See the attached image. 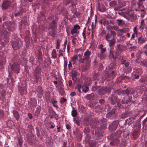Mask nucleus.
<instances>
[{
  "mask_svg": "<svg viewBox=\"0 0 147 147\" xmlns=\"http://www.w3.org/2000/svg\"><path fill=\"white\" fill-rule=\"evenodd\" d=\"M125 67L124 68L125 72L126 74L131 72V70L132 68L130 66H129V65H125Z\"/></svg>",
  "mask_w": 147,
  "mask_h": 147,
  "instance_id": "obj_30",
  "label": "nucleus"
},
{
  "mask_svg": "<svg viewBox=\"0 0 147 147\" xmlns=\"http://www.w3.org/2000/svg\"><path fill=\"white\" fill-rule=\"evenodd\" d=\"M132 76L133 78L136 79H138L139 77V75L135 74L134 73H132Z\"/></svg>",
  "mask_w": 147,
  "mask_h": 147,
  "instance_id": "obj_46",
  "label": "nucleus"
},
{
  "mask_svg": "<svg viewBox=\"0 0 147 147\" xmlns=\"http://www.w3.org/2000/svg\"><path fill=\"white\" fill-rule=\"evenodd\" d=\"M59 94L61 95H62L64 94V91L62 88H59Z\"/></svg>",
  "mask_w": 147,
  "mask_h": 147,
  "instance_id": "obj_58",
  "label": "nucleus"
},
{
  "mask_svg": "<svg viewBox=\"0 0 147 147\" xmlns=\"http://www.w3.org/2000/svg\"><path fill=\"white\" fill-rule=\"evenodd\" d=\"M27 86L25 84L24 86L19 88V90L21 95L26 94L27 93Z\"/></svg>",
  "mask_w": 147,
  "mask_h": 147,
  "instance_id": "obj_13",
  "label": "nucleus"
},
{
  "mask_svg": "<svg viewBox=\"0 0 147 147\" xmlns=\"http://www.w3.org/2000/svg\"><path fill=\"white\" fill-rule=\"evenodd\" d=\"M41 111V108L40 107H37L36 109L34 115L35 117H38L40 114Z\"/></svg>",
  "mask_w": 147,
  "mask_h": 147,
  "instance_id": "obj_32",
  "label": "nucleus"
},
{
  "mask_svg": "<svg viewBox=\"0 0 147 147\" xmlns=\"http://www.w3.org/2000/svg\"><path fill=\"white\" fill-rule=\"evenodd\" d=\"M117 21L118 22V25L119 26H121L123 25V21L122 20L118 19Z\"/></svg>",
  "mask_w": 147,
  "mask_h": 147,
  "instance_id": "obj_61",
  "label": "nucleus"
},
{
  "mask_svg": "<svg viewBox=\"0 0 147 147\" xmlns=\"http://www.w3.org/2000/svg\"><path fill=\"white\" fill-rule=\"evenodd\" d=\"M18 143L20 147H21L23 144V140L21 138H19L18 140Z\"/></svg>",
  "mask_w": 147,
  "mask_h": 147,
  "instance_id": "obj_54",
  "label": "nucleus"
},
{
  "mask_svg": "<svg viewBox=\"0 0 147 147\" xmlns=\"http://www.w3.org/2000/svg\"><path fill=\"white\" fill-rule=\"evenodd\" d=\"M116 35V33L115 31H110L105 35V39L107 41L114 38Z\"/></svg>",
  "mask_w": 147,
  "mask_h": 147,
  "instance_id": "obj_8",
  "label": "nucleus"
},
{
  "mask_svg": "<svg viewBox=\"0 0 147 147\" xmlns=\"http://www.w3.org/2000/svg\"><path fill=\"white\" fill-rule=\"evenodd\" d=\"M25 9L22 8L20 9L17 13L15 14V15L16 17L22 14L23 13Z\"/></svg>",
  "mask_w": 147,
  "mask_h": 147,
  "instance_id": "obj_35",
  "label": "nucleus"
},
{
  "mask_svg": "<svg viewBox=\"0 0 147 147\" xmlns=\"http://www.w3.org/2000/svg\"><path fill=\"white\" fill-rule=\"evenodd\" d=\"M11 67L13 71L17 74L19 73L20 68L19 65H12Z\"/></svg>",
  "mask_w": 147,
  "mask_h": 147,
  "instance_id": "obj_21",
  "label": "nucleus"
},
{
  "mask_svg": "<svg viewBox=\"0 0 147 147\" xmlns=\"http://www.w3.org/2000/svg\"><path fill=\"white\" fill-rule=\"evenodd\" d=\"M52 57L54 59H55L57 57V54L56 50L55 49H53L52 52Z\"/></svg>",
  "mask_w": 147,
  "mask_h": 147,
  "instance_id": "obj_41",
  "label": "nucleus"
},
{
  "mask_svg": "<svg viewBox=\"0 0 147 147\" xmlns=\"http://www.w3.org/2000/svg\"><path fill=\"white\" fill-rule=\"evenodd\" d=\"M96 144V143L95 141L94 140H91V141L88 144L90 147H93L95 146Z\"/></svg>",
  "mask_w": 147,
  "mask_h": 147,
  "instance_id": "obj_39",
  "label": "nucleus"
},
{
  "mask_svg": "<svg viewBox=\"0 0 147 147\" xmlns=\"http://www.w3.org/2000/svg\"><path fill=\"white\" fill-rule=\"evenodd\" d=\"M84 131L85 133L86 134H89V133L90 132V128L88 127H86L84 129Z\"/></svg>",
  "mask_w": 147,
  "mask_h": 147,
  "instance_id": "obj_47",
  "label": "nucleus"
},
{
  "mask_svg": "<svg viewBox=\"0 0 147 147\" xmlns=\"http://www.w3.org/2000/svg\"><path fill=\"white\" fill-rule=\"evenodd\" d=\"M111 88L109 87H103L96 91V93L98 94L104 95L107 93L111 92Z\"/></svg>",
  "mask_w": 147,
  "mask_h": 147,
  "instance_id": "obj_5",
  "label": "nucleus"
},
{
  "mask_svg": "<svg viewBox=\"0 0 147 147\" xmlns=\"http://www.w3.org/2000/svg\"><path fill=\"white\" fill-rule=\"evenodd\" d=\"M74 122L79 125H80V123L81 122V120L80 119H74Z\"/></svg>",
  "mask_w": 147,
  "mask_h": 147,
  "instance_id": "obj_49",
  "label": "nucleus"
},
{
  "mask_svg": "<svg viewBox=\"0 0 147 147\" xmlns=\"http://www.w3.org/2000/svg\"><path fill=\"white\" fill-rule=\"evenodd\" d=\"M49 30V32L48 33V35L55 38L56 34V30L54 29H49V30Z\"/></svg>",
  "mask_w": 147,
  "mask_h": 147,
  "instance_id": "obj_17",
  "label": "nucleus"
},
{
  "mask_svg": "<svg viewBox=\"0 0 147 147\" xmlns=\"http://www.w3.org/2000/svg\"><path fill=\"white\" fill-rule=\"evenodd\" d=\"M145 22L144 20H141L139 28L141 30H143L145 27Z\"/></svg>",
  "mask_w": 147,
  "mask_h": 147,
  "instance_id": "obj_38",
  "label": "nucleus"
},
{
  "mask_svg": "<svg viewBox=\"0 0 147 147\" xmlns=\"http://www.w3.org/2000/svg\"><path fill=\"white\" fill-rule=\"evenodd\" d=\"M102 23H103L105 24L107 23V24H109V22L108 20H106L105 19H103L101 20Z\"/></svg>",
  "mask_w": 147,
  "mask_h": 147,
  "instance_id": "obj_55",
  "label": "nucleus"
},
{
  "mask_svg": "<svg viewBox=\"0 0 147 147\" xmlns=\"http://www.w3.org/2000/svg\"><path fill=\"white\" fill-rule=\"evenodd\" d=\"M89 65H80L79 69L82 71H85L88 69Z\"/></svg>",
  "mask_w": 147,
  "mask_h": 147,
  "instance_id": "obj_25",
  "label": "nucleus"
},
{
  "mask_svg": "<svg viewBox=\"0 0 147 147\" xmlns=\"http://www.w3.org/2000/svg\"><path fill=\"white\" fill-rule=\"evenodd\" d=\"M100 87L99 86H92V90L94 91H96L98 89H99V88Z\"/></svg>",
  "mask_w": 147,
  "mask_h": 147,
  "instance_id": "obj_48",
  "label": "nucleus"
},
{
  "mask_svg": "<svg viewBox=\"0 0 147 147\" xmlns=\"http://www.w3.org/2000/svg\"><path fill=\"white\" fill-rule=\"evenodd\" d=\"M14 116L16 118V120L18 121L20 117L19 113L16 110H14L12 111Z\"/></svg>",
  "mask_w": 147,
  "mask_h": 147,
  "instance_id": "obj_28",
  "label": "nucleus"
},
{
  "mask_svg": "<svg viewBox=\"0 0 147 147\" xmlns=\"http://www.w3.org/2000/svg\"><path fill=\"white\" fill-rule=\"evenodd\" d=\"M117 2L115 1H111L109 3V5L111 7H113L116 5Z\"/></svg>",
  "mask_w": 147,
  "mask_h": 147,
  "instance_id": "obj_45",
  "label": "nucleus"
},
{
  "mask_svg": "<svg viewBox=\"0 0 147 147\" xmlns=\"http://www.w3.org/2000/svg\"><path fill=\"white\" fill-rule=\"evenodd\" d=\"M36 92L37 96L39 98H41L44 93L42 87L38 86L37 88Z\"/></svg>",
  "mask_w": 147,
  "mask_h": 147,
  "instance_id": "obj_11",
  "label": "nucleus"
},
{
  "mask_svg": "<svg viewBox=\"0 0 147 147\" xmlns=\"http://www.w3.org/2000/svg\"><path fill=\"white\" fill-rule=\"evenodd\" d=\"M57 101L53 100L52 101V104H53V106L56 108H58V106L57 105H55V104L57 103Z\"/></svg>",
  "mask_w": 147,
  "mask_h": 147,
  "instance_id": "obj_63",
  "label": "nucleus"
},
{
  "mask_svg": "<svg viewBox=\"0 0 147 147\" xmlns=\"http://www.w3.org/2000/svg\"><path fill=\"white\" fill-rule=\"evenodd\" d=\"M67 101V99L65 98L64 97H62L61 98L60 102L61 104H63L64 102Z\"/></svg>",
  "mask_w": 147,
  "mask_h": 147,
  "instance_id": "obj_57",
  "label": "nucleus"
},
{
  "mask_svg": "<svg viewBox=\"0 0 147 147\" xmlns=\"http://www.w3.org/2000/svg\"><path fill=\"white\" fill-rule=\"evenodd\" d=\"M77 87L78 88V90L81 93V89L85 93L87 92L88 90V87L86 85H82L81 84H78Z\"/></svg>",
  "mask_w": 147,
  "mask_h": 147,
  "instance_id": "obj_9",
  "label": "nucleus"
},
{
  "mask_svg": "<svg viewBox=\"0 0 147 147\" xmlns=\"http://www.w3.org/2000/svg\"><path fill=\"white\" fill-rule=\"evenodd\" d=\"M32 105L33 107H36L37 105V100L34 99H32Z\"/></svg>",
  "mask_w": 147,
  "mask_h": 147,
  "instance_id": "obj_44",
  "label": "nucleus"
},
{
  "mask_svg": "<svg viewBox=\"0 0 147 147\" xmlns=\"http://www.w3.org/2000/svg\"><path fill=\"white\" fill-rule=\"evenodd\" d=\"M68 9L69 10L71 11L72 13H74V11H75L76 9V7L75 5L71 3L70 5L68 7Z\"/></svg>",
  "mask_w": 147,
  "mask_h": 147,
  "instance_id": "obj_23",
  "label": "nucleus"
},
{
  "mask_svg": "<svg viewBox=\"0 0 147 147\" xmlns=\"http://www.w3.org/2000/svg\"><path fill=\"white\" fill-rule=\"evenodd\" d=\"M107 76L108 78H113L115 76V74L114 71H112L111 74H108Z\"/></svg>",
  "mask_w": 147,
  "mask_h": 147,
  "instance_id": "obj_37",
  "label": "nucleus"
},
{
  "mask_svg": "<svg viewBox=\"0 0 147 147\" xmlns=\"http://www.w3.org/2000/svg\"><path fill=\"white\" fill-rule=\"evenodd\" d=\"M100 59L101 60L103 59L106 57V55L103 53H101L100 55Z\"/></svg>",
  "mask_w": 147,
  "mask_h": 147,
  "instance_id": "obj_60",
  "label": "nucleus"
},
{
  "mask_svg": "<svg viewBox=\"0 0 147 147\" xmlns=\"http://www.w3.org/2000/svg\"><path fill=\"white\" fill-rule=\"evenodd\" d=\"M1 37L0 38V43L1 45L2 46H4L5 43H6V41H5V40H2L1 39Z\"/></svg>",
  "mask_w": 147,
  "mask_h": 147,
  "instance_id": "obj_56",
  "label": "nucleus"
},
{
  "mask_svg": "<svg viewBox=\"0 0 147 147\" xmlns=\"http://www.w3.org/2000/svg\"><path fill=\"white\" fill-rule=\"evenodd\" d=\"M42 2L40 3V4L42 5H44V4L46 5L51 4L52 3V1L51 0H43Z\"/></svg>",
  "mask_w": 147,
  "mask_h": 147,
  "instance_id": "obj_31",
  "label": "nucleus"
},
{
  "mask_svg": "<svg viewBox=\"0 0 147 147\" xmlns=\"http://www.w3.org/2000/svg\"><path fill=\"white\" fill-rule=\"evenodd\" d=\"M72 79L74 81L77 80V75L75 73H73L72 75Z\"/></svg>",
  "mask_w": 147,
  "mask_h": 147,
  "instance_id": "obj_52",
  "label": "nucleus"
},
{
  "mask_svg": "<svg viewBox=\"0 0 147 147\" xmlns=\"http://www.w3.org/2000/svg\"><path fill=\"white\" fill-rule=\"evenodd\" d=\"M86 120H84V124L86 125V126H87V125H88L90 123V120H88V121L86 122Z\"/></svg>",
  "mask_w": 147,
  "mask_h": 147,
  "instance_id": "obj_64",
  "label": "nucleus"
},
{
  "mask_svg": "<svg viewBox=\"0 0 147 147\" xmlns=\"http://www.w3.org/2000/svg\"><path fill=\"white\" fill-rule=\"evenodd\" d=\"M16 24L14 22L7 21L3 24V27L8 29L9 31H13L15 29Z\"/></svg>",
  "mask_w": 147,
  "mask_h": 147,
  "instance_id": "obj_4",
  "label": "nucleus"
},
{
  "mask_svg": "<svg viewBox=\"0 0 147 147\" xmlns=\"http://www.w3.org/2000/svg\"><path fill=\"white\" fill-rule=\"evenodd\" d=\"M109 43V45L110 47L113 46L115 44L116 40L115 38H114L111 40H110L107 41Z\"/></svg>",
  "mask_w": 147,
  "mask_h": 147,
  "instance_id": "obj_26",
  "label": "nucleus"
},
{
  "mask_svg": "<svg viewBox=\"0 0 147 147\" xmlns=\"http://www.w3.org/2000/svg\"><path fill=\"white\" fill-rule=\"evenodd\" d=\"M121 78L122 80H125V79L129 80L130 78L129 76H127L123 75L121 76Z\"/></svg>",
  "mask_w": 147,
  "mask_h": 147,
  "instance_id": "obj_50",
  "label": "nucleus"
},
{
  "mask_svg": "<svg viewBox=\"0 0 147 147\" xmlns=\"http://www.w3.org/2000/svg\"><path fill=\"white\" fill-rule=\"evenodd\" d=\"M91 139V136L90 134H86V137L85 140H84V142L88 144L92 140H90Z\"/></svg>",
  "mask_w": 147,
  "mask_h": 147,
  "instance_id": "obj_29",
  "label": "nucleus"
},
{
  "mask_svg": "<svg viewBox=\"0 0 147 147\" xmlns=\"http://www.w3.org/2000/svg\"><path fill=\"white\" fill-rule=\"evenodd\" d=\"M139 132V130H134L132 133V135L133 136V138L134 140L137 138L138 137V135Z\"/></svg>",
  "mask_w": 147,
  "mask_h": 147,
  "instance_id": "obj_27",
  "label": "nucleus"
},
{
  "mask_svg": "<svg viewBox=\"0 0 147 147\" xmlns=\"http://www.w3.org/2000/svg\"><path fill=\"white\" fill-rule=\"evenodd\" d=\"M78 57L77 55H75L71 58V60L69 61V64H77Z\"/></svg>",
  "mask_w": 147,
  "mask_h": 147,
  "instance_id": "obj_18",
  "label": "nucleus"
},
{
  "mask_svg": "<svg viewBox=\"0 0 147 147\" xmlns=\"http://www.w3.org/2000/svg\"><path fill=\"white\" fill-rule=\"evenodd\" d=\"M45 125L46 127L48 129H53L55 127L54 123L51 121L48 122Z\"/></svg>",
  "mask_w": 147,
  "mask_h": 147,
  "instance_id": "obj_22",
  "label": "nucleus"
},
{
  "mask_svg": "<svg viewBox=\"0 0 147 147\" xmlns=\"http://www.w3.org/2000/svg\"><path fill=\"white\" fill-rule=\"evenodd\" d=\"M129 49L131 51H134L136 50L137 47L136 46L131 47Z\"/></svg>",
  "mask_w": 147,
  "mask_h": 147,
  "instance_id": "obj_59",
  "label": "nucleus"
},
{
  "mask_svg": "<svg viewBox=\"0 0 147 147\" xmlns=\"http://www.w3.org/2000/svg\"><path fill=\"white\" fill-rule=\"evenodd\" d=\"M99 73H95L94 74L93 76L92 79L94 80H98V77L99 76Z\"/></svg>",
  "mask_w": 147,
  "mask_h": 147,
  "instance_id": "obj_43",
  "label": "nucleus"
},
{
  "mask_svg": "<svg viewBox=\"0 0 147 147\" xmlns=\"http://www.w3.org/2000/svg\"><path fill=\"white\" fill-rule=\"evenodd\" d=\"M121 94L123 95H126L128 97H129L130 96H132V95L133 94L131 91H130L126 89L122 91Z\"/></svg>",
  "mask_w": 147,
  "mask_h": 147,
  "instance_id": "obj_20",
  "label": "nucleus"
},
{
  "mask_svg": "<svg viewBox=\"0 0 147 147\" xmlns=\"http://www.w3.org/2000/svg\"><path fill=\"white\" fill-rule=\"evenodd\" d=\"M71 115L73 117H76L78 115L77 111V110L75 109L74 107H73V110L71 111Z\"/></svg>",
  "mask_w": 147,
  "mask_h": 147,
  "instance_id": "obj_33",
  "label": "nucleus"
},
{
  "mask_svg": "<svg viewBox=\"0 0 147 147\" xmlns=\"http://www.w3.org/2000/svg\"><path fill=\"white\" fill-rule=\"evenodd\" d=\"M41 71V69L39 68L38 66L34 71V79H35L34 82L35 83H37L39 78H40Z\"/></svg>",
  "mask_w": 147,
  "mask_h": 147,
  "instance_id": "obj_6",
  "label": "nucleus"
},
{
  "mask_svg": "<svg viewBox=\"0 0 147 147\" xmlns=\"http://www.w3.org/2000/svg\"><path fill=\"white\" fill-rule=\"evenodd\" d=\"M110 98L112 105L118 107L120 109H122L123 107L120 103L117 100V96L116 95H112Z\"/></svg>",
  "mask_w": 147,
  "mask_h": 147,
  "instance_id": "obj_3",
  "label": "nucleus"
},
{
  "mask_svg": "<svg viewBox=\"0 0 147 147\" xmlns=\"http://www.w3.org/2000/svg\"><path fill=\"white\" fill-rule=\"evenodd\" d=\"M79 33V32L77 30H76L74 28H73L71 30V33L72 34L74 35L75 33L78 34Z\"/></svg>",
  "mask_w": 147,
  "mask_h": 147,
  "instance_id": "obj_53",
  "label": "nucleus"
},
{
  "mask_svg": "<svg viewBox=\"0 0 147 147\" xmlns=\"http://www.w3.org/2000/svg\"><path fill=\"white\" fill-rule=\"evenodd\" d=\"M41 135L42 136L46 137L47 136V133L46 131L45 130H42L41 131Z\"/></svg>",
  "mask_w": 147,
  "mask_h": 147,
  "instance_id": "obj_51",
  "label": "nucleus"
},
{
  "mask_svg": "<svg viewBox=\"0 0 147 147\" xmlns=\"http://www.w3.org/2000/svg\"><path fill=\"white\" fill-rule=\"evenodd\" d=\"M37 57L39 59L41 60L42 59V55L41 51H39L37 53Z\"/></svg>",
  "mask_w": 147,
  "mask_h": 147,
  "instance_id": "obj_40",
  "label": "nucleus"
},
{
  "mask_svg": "<svg viewBox=\"0 0 147 147\" xmlns=\"http://www.w3.org/2000/svg\"><path fill=\"white\" fill-rule=\"evenodd\" d=\"M91 54V51H89L88 50H87L84 53L83 58L82 59V58H81L78 61L79 62L78 63H83L85 61L87 63H90L91 61L90 56Z\"/></svg>",
  "mask_w": 147,
  "mask_h": 147,
  "instance_id": "obj_2",
  "label": "nucleus"
},
{
  "mask_svg": "<svg viewBox=\"0 0 147 147\" xmlns=\"http://www.w3.org/2000/svg\"><path fill=\"white\" fill-rule=\"evenodd\" d=\"M57 22L55 20H53L49 24L48 30L49 29H57Z\"/></svg>",
  "mask_w": 147,
  "mask_h": 147,
  "instance_id": "obj_14",
  "label": "nucleus"
},
{
  "mask_svg": "<svg viewBox=\"0 0 147 147\" xmlns=\"http://www.w3.org/2000/svg\"><path fill=\"white\" fill-rule=\"evenodd\" d=\"M22 42L19 40L12 41L11 43V45L14 50H18L20 49L22 46Z\"/></svg>",
  "mask_w": 147,
  "mask_h": 147,
  "instance_id": "obj_7",
  "label": "nucleus"
},
{
  "mask_svg": "<svg viewBox=\"0 0 147 147\" xmlns=\"http://www.w3.org/2000/svg\"><path fill=\"white\" fill-rule=\"evenodd\" d=\"M134 33H133L131 40L133 39L136 36H137L138 35V32L136 27H135L134 29Z\"/></svg>",
  "mask_w": 147,
  "mask_h": 147,
  "instance_id": "obj_34",
  "label": "nucleus"
},
{
  "mask_svg": "<svg viewBox=\"0 0 147 147\" xmlns=\"http://www.w3.org/2000/svg\"><path fill=\"white\" fill-rule=\"evenodd\" d=\"M115 49L114 53L111 50L109 51V58L111 60L113 61L116 60L118 57L119 56L123 51L127 50V47L125 45L119 44L115 47Z\"/></svg>",
  "mask_w": 147,
  "mask_h": 147,
  "instance_id": "obj_1",
  "label": "nucleus"
},
{
  "mask_svg": "<svg viewBox=\"0 0 147 147\" xmlns=\"http://www.w3.org/2000/svg\"><path fill=\"white\" fill-rule=\"evenodd\" d=\"M60 46V43L59 40L57 41V45L56 46V48L57 49H59Z\"/></svg>",
  "mask_w": 147,
  "mask_h": 147,
  "instance_id": "obj_62",
  "label": "nucleus"
},
{
  "mask_svg": "<svg viewBox=\"0 0 147 147\" xmlns=\"http://www.w3.org/2000/svg\"><path fill=\"white\" fill-rule=\"evenodd\" d=\"M138 43L140 45H142L145 43L147 40V38H146L143 37L142 36L138 38Z\"/></svg>",
  "mask_w": 147,
  "mask_h": 147,
  "instance_id": "obj_19",
  "label": "nucleus"
},
{
  "mask_svg": "<svg viewBox=\"0 0 147 147\" xmlns=\"http://www.w3.org/2000/svg\"><path fill=\"white\" fill-rule=\"evenodd\" d=\"M76 138L78 141H80L82 138V136L81 134H77L76 135Z\"/></svg>",
  "mask_w": 147,
  "mask_h": 147,
  "instance_id": "obj_42",
  "label": "nucleus"
},
{
  "mask_svg": "<svg viewBox=\"0 0 147 147\" xmlns=\"http://www.w3.org/2000/svg\"><path fill=\"white\" fill-rule=\"evenodd\" d=\"M132 96L128 97L126 96L124 97L120 102L122 104H127L129 102H131Z\"/></svg>",
  "mask_w": 147,
  "mask_h": 147,
  "instance_id": "obj_12",
  "label": "nucleus"
},
{
  "mask_svg": "<svg viewBox=\"0 0 147 147\" xmlns=\"http://www.w3.org/2000/svg\"><path fill=\"white\" fill-rule=\"evenodd\" d=\"M116 109L115 108L113 109L106 115V117L107 118H110L112 117L115 114Z\"/></svg>",
  "mask_w": 147,
  "mask_h": 147,
  "instance_id": "obj_16",
  "label": "nucleus"
},
{
  "mask_svg": "<svg viewBox=\"0 0 147 147\" xmlns=\"http://www.w3.org/2000/svg\"><path fill=\"white\" fill-rule=\"evenodd\" d=\"M136 119V117L129 118L125 120V122L128 125H130L133 123L134 121Z\"/></svg>",
  "mask_w": 147,
  "mask_h": 147,
  "instance_id": "obj_24",
  "label": "nucleus"
},
{
  "mask_svg": "<svg viewBox=\"0 0 147 147\" xmlns=\"http://www.w3.org/2000/svg\"><path fill=\"white\" fill-rule=\"evenodd\" d=\"M118 121H114L109 125V129L111 131H114L117 128L119 124Z\"/></svg>",
  "mask_w": 147,
  "mask_h": 147,
  "instance_id": "obj_10",
  "label": "nucleus"
},
{
  "mask_svg": "<svg viewBox=\"0 0 147 147\" xmlns=\"http://www.w3.org/2000/svg\"><path fill=\"white\" fill-rule=\"evenodd\" d=\"M94 97V94L93 93H91L90 94H88L86 95L85 98L87 99L90 100L92 99Z\"/></svg>",
  "mask_w": 147,
  "mask_h": 147,
  "instance_id": "obj_36",
  "label": "nucleus"
},
{
  "mask_svg": "<svg viewBox=\"0 0 147 147\" xmlns=\"http://www.w3.org/2000/svg\"><path fill=\"white\" fill-rule=\"evenodd\" d=\"M11 5V2L8 1H4L2 5L3 9H5L8 8Z\"/></svg>",
  "mask_w": 147,
  "mask_h": 147,
  "instance_id": "obj_15",
  "label": "nucleus"
}]
</instances>
